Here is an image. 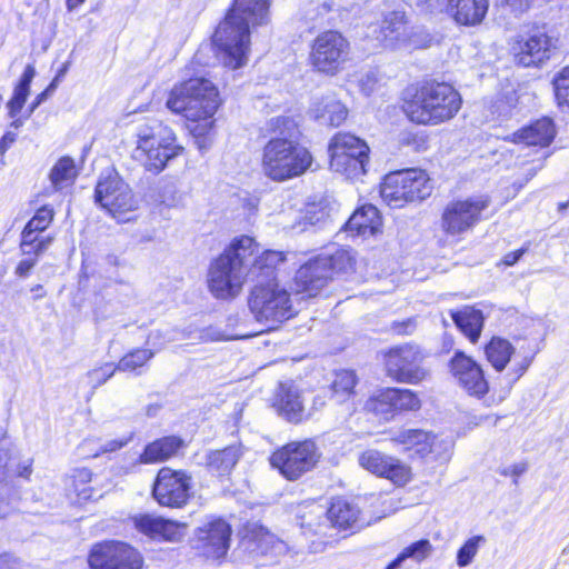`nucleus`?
<instances>
[{
	"label": "nucleus",
	"instance_id": "24",
	"mask_svg": "<svg viewBox=\"0 0 569 569\" xmlns=\"http://www.w3.org/2000/svg\"><path fill=\"white\" fill-rule=\"evenodd\" d=\"M309 114L322 124L339 127L347 119L348 109L336 94L328 93L313 99Z\"/></svg>",
	"mask_w": 569,
	"mask_h": 569
},
{
	"label": "nucleus",
	"instance_id": "10",
	"mask_svg": "<svg viewBox=\"0 0 569 569\" xmlns=\"http://www.w3.org/2000/svg\"><path fill=\"white\" fill-rule=\"evenodd\" d=\"M386 375L398 383L417 385L428 377L423 368L425 356L418 346L402 343L383 352Z\"/></svg>",
	"mask_w": 569,
	"mask_h": 569
},
{
	"label": "nucleus",
	"instance_id": "19",
	"mask_svg": "<svg viewBox=\"0 0 569 569\" xmlns=\"http://www.w3.org/2000/svg\"><path fill=\"white\" fill-rule=\"evenodd\" d=\"M552 48V39L542 31H535L512 44L516 61L523 67L537 66L549 59Z\"/></svg>",
	"mask_w": 569,
	"mask_h": 569
},
{
	"label": "nucleus",
	"instance_id": "32",
	"mask_svg": "<svg viewBox=\"0 0 569 569\" xmlns=\"http://www.w3.org/2000/svg\"><path fill=\"white\" fill-rule=\"evenodd\" d=\"M238 445L229 446L221 450H214L207 455V466L212 472L222 476L229 473L241 456Z\"/></svg>",
	"mask_w": 569,
	"mask_h": 569
},
{
	"label": "nucleus",
	"instance_id": "59",
	"mask_svg": "<svg viewBox=\"0 0 569 569\" xmlns=\"http://www.w3.org/2000/svg\"><path fill=\"white\" fill-rule=\"evenodd\" d=\"M0 569H23L22 563L11 555L0 556Z\"/></svg>",
	"mask_w": 569,
	"mask_h": 569
},
{
	"label": "nucleus",
	"instance_id": "1",
	"mask_svg": "<svg viewBox=\"0 0 569 569\" xmlns=\"http://www.w3.org/2000/svg\"><path fill=\"white\" fill-rule=\"evenodd\" d=\"M271 0H234L226 19L218 26L213 42L224 66L238 69L248 61L250 27L269 21Z\"/></svg>",
	"mask_w": 569,
	"mask_h": 569
},
{
	"label": "nucleus",
	"instance_id": "48",
	"mask_svg": "<svg viewBox=\"0 0 569 569\" xmlns=\"http://www.w3.org/2000/svg\"><path fill=\"white\" fill-rule=\"evenodd\" d=\"M420 407L421 401L416 392L409 389L396 388V397L393 398L395 411H416Z\"/></svg>",
	"mask_w": 569,
	"mask_h": 569
},
{
	"label": "nucleus",
	"instance_id": "6",
	"mask_svg": "<svg viewBox=\"0 0 569 569\" xmlns=\"http://www.w3.org/2000/svg\"><path fill=\"white\" fill-rule=\"evenodd\" d=\"M182 150L176 143L173 131L159 120H150L137 129L134 158L142 162L148 171L159 173L168 161Z\"/></svg>",
	"mask_w": 569,
	"mask_h": 569
},
{
	"label": "nucleus",
	"instance_id": "49",
	"mask_svg": "<svg viewBox=\"0 0 569 569\" xmlns=\"http://www.w3.org/2000/svg\"><path fill=\"white\" fill-rule=\"evenodd\" d=\"M163 518L143 515L134 518L136 528L146 536L158 539L163 523Z\"/></svg>",
	"mask_w": 569,
	"mask_h": 569
},
{
	"label": "nucleus",
	"instance_id": "47",
	"mask_svg": "<svg viewBox=\"0 0 569 569\" xmlns=\"http://www.w3.org/2000/svg\"><path fill=\"white\" fill-rule=\"evenodd\" d=\"M74 491L80 501L90 500L93 497V489L88 486L92 480L90 469H76L72 475Z\"/></svg>",
	"mask_w": 569,
	"mask_h": 569
},
{
	"label": "nucleus",
	"instance_id": "9",
	"mask_svg": "<svg viewBox=\"0 0 569 569\" xmlns=\"http://www.w3.org/2000/svg\"><path fill=\"white\" fill-rule=\"evenodd\" d=\"M330 168L346 176L358 179L366 173L369 161V147L360 138L347 133H336L329 143Z\"/></svg>",
	"mask_w": 569,
	"mask_h": 569
},
{
	"label": "nucleus",
	"instance_id": "11",
	"mask_svg": "<svg viewBox=\"0 0 569 569\" xmlns=\"http://www.w3.org/2000/svg\"><path fill=\"white\" fill-rule=\"evenodd\" d=\"M349 41L338 31L318 34L311 44L310 63L321 73L335 76L349 58Z\"/></svg>",
	"mask_w": 569,
	"mask_h": 569
},
{
	"label": "nucleus",
	"instance_id": "30",
	"mask_svg": "<svg viewBox=\"0 0 569 569\" xmlns=\"http://www.w3.org/2000/svg\"><path fill=\"white\" fill-rule=\"evenodd\" d=\"M182 443V440L174 436L154 440L146 446L139 457V462L149 465L166 461L177 455Z\"/></svg>",
	"mask_w": 569,
	"mask_h": 569
},
{
	"label": "nucleus",
	"instance_id": "45",
	"mask_svg": "<svg viewBox=\"0 0 569 569\" xmlns=\"http://www.w3.org/2000/svg\"><path fill=\"white\" fill-rule=\"evenodd\" d=\"M486 541L487 539L481 535L469 538L457 552V565L459 567L469 566Z\"/></svg>",
	"mask_w": 569,
	"mask_h": 569
},
{
	"label": "nucleus",
	"instance_id": "57",
	"mask_svg": "<svg viewBox=\"0 0 569 569\" xmlns=\"http://www.w3.org/2000/svg\"><path fill=\"white\" fill-rule=\"evenodd\" d=\"M38 263V259L33 257L27 256L22 260L19 261L14 269V274L19 278H28L31 270Z\"/></svg>",
	"mask_w": 569,
	"mask_h": 569
},
{
	"label": "nucleus",
	"instance_id": "15",
	"mask_svg": "<svg viewBox=\"0 0 569 569\" xmlns=\"http://www.w3.org/2000/svg\"><path fill=\"white\" fill-rule=\"evenodd\" d=\"M487 198L477 197L449 202L441 214V230L451 237H459L471 230L487 209Z\"/></svg>",
	"mask_w": 569,
	"mask_h": 569
},
{
	"label": "nucleus",
	"instance_id": "40",
	"mask_svg": "<svg viewBox=\"0 0 569 569\" xmlns=\"http://www.w3.org/2000/svg\"><path fill=\"white\" fill-rule=\"evenodd\" d=\"M396 388H387L377 391L366 403L368 410L377 415H389L395 412L393 398Z\"/></svg>",
	"mask_w": 569,
	"mask_h": 569
},
{
	"label": "nucleus",
	"instance_id": "43",
	"mask_svg": "<svg viewBox=\"0 0 569 569\" xmlns=\"http://www.w3.org/2000/svg\"><path fill=\"white\" fill-rule=\"evenodd\" d=\"M18 500V491L12 485V480L0 468V518L7 516Z\"/></svg>",
	"mask_w": 569,
	"mask_h": 569
},
{
	"label": "nucleus",
	"instance_id": "56",
	"mask_svg": "<svg viewBox=\"0 0 569 569\" xmlns=\"http://www.w3.org/2000/svg\"><path fill=\"white\" fill-rule=\"evenodd\" d=\"M497 4L519 14L529 9L532 0H496Z\"/></svg>",
	"mask_w": 569,
	"mask_h": 569
},
{
	"label": "nucleus",
	"instance_id": "18",
	"mask_svg": "<svg viewBox=\"0 0 569 569\" xmlns=\"http://www.w3.org/2000/svg\"><path fill=\"white\" fill-rule=\"evenodd\" d=\"M359 465L369 472L383 477L397 486L406 485L410 479V468L399 459L369 449L359 456Z\"/></svg>",
	"mask_w": 569,
	"mask_h": 569
},
{
	"label": "nucleus",
	"instance_id": "54",
	"mask_svg": "<svg viewBox=\"0 0 569 569\" xmlns=\"http://www.w3.org/2000/svg\"><path fill=\"white\" fill-rule=\"evenodd\" d=\"M328 211L321 203L308 204L305 212L306 223L316 226L328 218Z\"/></svg>",
	"mask_w": 569,
	"mask_h": 569
},
{
	"label": "nucleus",
	"instance_id": "60",
	"mask_svg": "<svg viewBox=\"0 0 569 569\" xmlns=\"http://www.w3.org/2000/svg\"><path fill=\"white\" fill-rule=\"evenodd\" d=\"M198 338L200 341H203V342L220 341V340L227 339L221 332H219L212 328H208V329L201 331Z\"/></svg>",
	"mask_w": 569,
	"mask_h": 569
},
{
	"label": "nucleus",
	"instance_id": "31",
	"mask_svg": "<svg viewBox=\"0 0 569 569\" xmlns=\"http://www.w3.org/2000/svg\"><path fill=\"white\" fill-rule=\"evenodd\" d=\"M327 510L317 503H310L299 516L300 527L306 531L319 536H329L330 525L328 523Z\"/></svg>",
	"mask_w": 569,
	"mask_h": 569
},
{
	"label": "nucleus",
	"instance_id": "20",
	"mask_svg": "<svg viewBox=\"0 0 569 569\" xmlns=\"http://www.w3.org/2000/svg\"><path fill=\"white\" fill-rule=\"evenodd\" d=\"M231 528L221 520H212L198 529V548L208 558H221L229 549Z\"/></svg>",
	"mask_w": 569,
	"mask_h": 569
},
{
	"label": "nucleus",
	"instance_id": "50",
	"mask_svg": "<svg viewBox=\"0 0 569 569\" xmlns=\"http://www.w3.org/2000/svg\"><path fill=\"white\" fill-rule=\"evenodd\" d=\"M186 535V525L171 520H163L158 540L178 542Z\"/></svg>",
	"mask_w": 569,
	"mask_h": 569
},
{
	"label": "nucleus",
	"instance_id": "62",
	"mask_svg": "<svg viewBox=\"0 0 569 569\" xmlns=\"http://www.w3.org/2000/svg\"><path fill=\"white\" fill-rule=\"evenodd\" d=\"M17 134L12 131L6 132L0 139V154L3 156L16 141Z\"/></svg>",
	"mask_w": 569,
	"mask_h": 569
},
{
	"label": "nucleus",
	"instance_id": "5",
	"mask_svg": "<svg viewBox=\"0 0 569 569\" xmlns=\"http://www.w3.org/2000/svg\"><path fill=\"white\" fill-rule=\"evenodd\" d=\"M312 156L305 147L288 138H272L262 149L261 170L273 181H286L305 173Z\"/></svg>",
	"mask_w": 569,
	"mask_h": 569
},
{
	"label": "nucleus",
	"instance_id": "14",
	"mask_svg": "<svg viewBox=\"0 0 569 569\" xmlns=\"http://www.w3.org/2000/svg\"><path fill=\"white\" fill-rule=\"evenodd\" d=\"M320 453L311 440L290 442L277 450L270 457V463L289 480H296L311 470Z\"/></svg>",
	"mask_w": 569,
	"mask_h": 569
},
{
	"label": "nucleus",
	"instance_id": "37",
	"mask_svg": "<svg viewBox=\"0 0 569 569\" xmlns=\"http://www.w3.org/2000/svg\"><path fill=\"white\" fill-rule=\"evenodd\" d=\"M77 177V169L72 158L62 157L52 167L49 179L56 191L71 184Z\"/></svg>",
	"mask_w": 569,
	"mask_h": 569
},
{
	"label": "nucleus",
	"instance_id": "35",
	"mask_svg": "<svg viewBox=\"0 0 569 569\" xmlns=\"http://www.w3.org/2000/svg\"><path fill=\"white\" fill-rule=\"evenodd\" d=\"M513 346L506 339L493 337L486 346L488 361L497 371H502L515 355Z\"/></svg>",
	"mask_w": 569,
	"mask_h": 569
},
{
	"label": "nucleus",
	"instance_id": "61",
	"mask_svg": "<svg viewBox=\"0 0 569 569\" xmlns=\"http://www.w3.org/2000/svg\"><path fill=\"white\" fill-rule=\"evenodd\" d=\"M527 470V463L526 462H518L510 467L503 468L500 473L503 476H512L515 478L521 476Z\"/></svg>",
	"mask_w": 569,
	"mask_h": 569
},
{
	"label": "nucleus",
	"instance_id": "38",
	"mask_svg": "<svg viewBox=\"0 0 569 569\" xmlns=\"http://www.w3.org/2000/svg\"><path fill=\"white\" fill-rule=\"evenodd\" d=\"M432 551V546L429 540L422 539L413 542L405 548L395 560H392L386 569H398L401 567L406 559H413L417 562L425 560Z\"/></svg>",
	"mask_w": 569,
	"mask_h": 569
},
{
	"label": "nucleus",
	"instance_id": "23",
	"mask_svg": "<svg viewBox=\"0 0 569 569\" xmlns=\"http://www.w3.org/2000/svg\"><path fill=\"white\" fill-rule=\"evenodd\" d=\"M385 47L396 48L401 44L419 47L418 42L408 32L405 13L392 11L381 22L380 34L377 37Z\"/></svg>",
	"mask_w": 569,
	"mask_h": 569
},
{
	"label": "nucleus",
	"instance_id": "53",
	"mask_svg": "<svg viewBox=\"0 0 569 569\" xmlns=\"http://www.w3.org/2000/svg\"><path fill=\"white\" fill-rule=\"evenodd\" d=\"M31 460L27 459L21 465L17 462L16 459H9V461L3 466L0 467L2 470H4L6 475L11 479L12 476L17 475L22 478H29L31 475Z\"/></svg>",
	"mask_w": 569,
	"mask_h": 569
},
{
	"label": "nucleus",
	"instance_id": "36",
	"mask_svg": "<svg viewBox=\"0 0 569 569\" xmlns=\"http://www.w3.org/2000/svg\"><path fill=\"white\" fill-rule=\"evenodd\" d=\"M36 76L34 67L28 64L14 88L13 96L8 102L9 116L14 118L22 109L30 91V84Z\"/></svg>",
	"mask_w": 569,
	"mask_h": 569
},
{
	"label": "nucleus",
	"instance_id": "3",
	"mask_svg": "<svg viewBox=\"0 0 569 569\" xmlns=\"http://www.w3.org/2000/svg\"><path fill=\"white\" fill-rule=\"evenodd\" d=\"M461 103V97L452 86L426 82L405 90L402 111L411 122L437 126L451 120L460 110Z\"/></svg>",
	"mask_w": 569,
	"mask_h": 569
},
{
	"label": "nucleus",
	"instance_id": "7",
	"mask_svg": "<svg viewBox=\"0 0 569 569\" xmlns=\"http://www.w3.org/2000/svg\"><path fill=\"white\" fill-rule=\"evenodd\" d=\"M248 306L256 321L268 330L296 315L290 293L273 279L252 288Z\"/></svg>",
	"mask_w": 569,
	"mask_h": 569
},
{
	"label": "nucleus",
	"instance_id": "55",
	"mask_svg": "<svg viewBox=\"0 0 569 569\" xmlns=\"http://www.w3.org/2000/svg\"><path fill=\"white\" fill-rule=\"evenodd\" d=\"M133 438V433H130L127 437L119 438V439H112L109 441H106L99 449L97 453H94V457H99L103 453L114 452L120 450L121 448L126 447Z\"/></svg>",
	"mask_w": 569,
	"mask_h": 569
},
{
	"label": "nucleus",
	"instance_id": "8",
	"mask_svg": "<svg viewBox=\"0 0 569 569\" xmlns=\"http://www.w3.org/2000/svg\"><path fill=\"white\" fill-rule=\"evenodd\" d=\"M432 191L430 179L421 169H406L388 173L380 186L382 200L393 208L421 201Z\"/></svg>",
	"mask_w": 569,
	"mask_h": 569
},
{
	"label": "nucleus",
	"instance_id": "27",
	"mask_svg": "<svg viewBox=\"0 0 569 569\" xmlns=\"http://www.w3.org/2000/svg\"><path fill=\"white\" fill-rule=\"evenodd\" d=\"M381 226L379 211L372 204H365L356 210L346 223L347 231L361 237L375 236L380 232Z\"/></svg>",
	"mask_w": 569,
	"mask_h": 569
},
{
	"label": "nucleus",
	"instance_id": "13",
	"mask_svg": "<svg viewBox=\"0 0 569 569\" xmlns=\"http://www.w3.org/2000/svg\"><path fill=\"white\" fill-rule=\"evenodd\" d=\"M96 202L118 221H128L126 214L138 209V200L128 183L118 173L101 178L96 187Z\"/></svg>",
	"mask_w": 569,
	"mask_h": 569
},
{
	"label": "nucleus",
	"instance_id": "21",
	"mask_svg": "<svg viewBox=\"0 0 569 569\" xmlns=\"http://www.w3.org/2000/svg\"><path fill=\"white\" fill-rule=\"evenodd\" d=\"M296 282L301 291L316 296L331 278L329 262L317 257L302 264L296 272Z\"/></svg>",
	"mask_w": 569,
	"mask_h": 569
},
{
	"label": "nucleus",
	"instance_id": "22",
	"mask_svg": "<svg viewBox=\"0 0 569 569\" xmlns=\"http://www.w3.org/2000/svg\"><path fill=\"white\" fill-rule=\"evenodd\" d=\"M273 407L289 422L298 423L306 417L301 392L291 383H280L273 398Z\"/></svg>",
	"mask_w": 569,
	"mask_h": 569
},
{
	"label": "nucleus",
	"instance_id": "33",
	"mask_svg": "<svg viewBox=\"0 0 569 569\" xmlns=\"http://www.w3.org/2000/svg\"><path fill=\"white\" fill-rule=\"evenodd\" d=\"M452 320L457 327L470 339L476 342L480 336L483 317L481 311L470 307L451 313Z\"/></svg>",
	"mask_w": 569,
	"mask_h": 569
},
{
	"label": "nucleus",
	"instance_id": "52",
	"mask_svg": "<svg viewBox=\"0 0 569 569\" xmlns=\"http://www.w3.org/2000/svg\"><path fill=\"white\" fill-rule=\"evenodd\" d=\"M118 370L112 363H104L99 368H94L87 373L89 383L92 388H98L110 379Z\"/></svg>",
	"mask_w": 569,
	"mask_h": 569
},
{
	"label": "nucleus",
	"instance_id": "29",
	"mask_svg": "<svg viewBox=\"0 0 569 569\" xmlns=\"http://www.w3.org/2000/svg\"><path fill=\"white\" fill-rule=\"evenodd\" d=\"M359 515L360 511L357 506L343 499H336L327 509L326 519L330 525V529H355L359 527Z\"/></svg>",
	"mask_w": 569,
	"mask_h": 569
},
{
	"label": "nucleus",
	"instance_id": "2",
	"mask_svg": "<svg viewBox=\"0 0 569 569\" xmlns=\"http://www.w3.org/2000/svg\"><path fill=\"white\" fill-rule=\"evenodd\" d=\"M258 251V243L249 236H240L217 257L208 271V288L217 299H233L250 277L249 262Z\"/></svg>",
	"mask_w": 569,
	"mask_h": 569
},
{
	"label": "nucleus",
	"instance_id": "12",
	"mask_svg": "<svg viewBox=\"0 0 569 569\" xmlns=\"http://www.w3.org/2000/svg\"><path fill=\"white\" fill-rule=\"evenodd\" d=\"M88 565L90 569H142L144 558L127 542L106 540L91 547Z\"/></svg>",
	"mask_w": 569,
	"mask_h": 569
},
{
	"label": "nucleus",
	"instance_id": "17",
	"mask_svg": "<svg viewBox=\"0 0 569 569\" xmlns=\"http://www.w3.org/2000/svg\"><path fill=\"white\" fill-rule=\"evenodd\" d=\"M449 370L456 382L470 396L482 397L489 390L481 367L461 351L455 352Z\"/></svg>",
	"mask_w": 569,
	"mask_h": 569
},
{
	"label": "nucleus",
	"instance_id": "58",
	"mask_svg": "<svg viewBox=\"0 0 569 569\" xmlns=\"http://www.w3.org/2000/svg\"><path fill=\"white\" fill-rule=\"evenodd\" d=\"M377 84L378 78L372 71L365 73L359 80V87L366 96H370L375 92Z\"/></svg>",
	"mask_w": 569,
	"mask_h": 569
},
{
	"label": "nucleus",
	"instance_id": "39",
	"mask_svg": "<svg viewBox=\"0 0 569 569\" xmlns=\"http://www.w3.org/2000/svg\"><path fill=\"white\" fill-rule=\"evenodd\" d=\"M357 385L356 373L351 370H340L335 373L331 385L337 401H343L352 395Z\"/></svg>",
	"mask_w": 569,
	"mask_h": 569
},
{
	"label": "nucleus",
	"instance_id": "51",
	"mask_svg": "<svg viewBox=\"0 0 569 569\" xmlns=\"http://www.w3.org/2000/svg\"><path fill=\"white\" fill-rule=\"evenodd\" d=\"M553 86L559 103L569 106V66L555 78Z\"/></svg>",
	"mask_w": 569,
	"mask_h": 569
},
{
	"label": "nucleus",
	"instance_id": "4",
	"mask_svg": "<svg viewBox=\"0 0 569 569\" xmlns=\"http://www.w3.org/2000/svg\"><path fill=\"white\" fill-rule=\"evenodd\" d=\"M220 99L216 86L204 78H190L176 84L168 97L166 106L174 113H181L187 120L202 124L192 128L196 134H204L212 126Z\"/></svg>",
	"mask_w": 569,
	"mask_h": 569
},
{
	"label": "nucleus",
	"instance_id": "28",
	"mask_svg": "<svg viewBox=\"0 0 569 569\" xmlns=\"http://www.w3.org/2000/svg\"><path fill=\"white\" fill-rule=\"evenodd\" d=\"M393 441L403 446L407 451H413L420 457L438 452L437 437L422 430H401L395 437Z\"/></svg>",
	"mask_w": 569,
	"mask_h": 569
},
{
	"label": "nucleus",
	"instance_id": "25",
	"mask_svg": "<svg viewBox=\"0 0 569 569\" xmlns=\"http://www.w3.org/2000/svg\"><path fill=\"white\" fill-rule=\"evenodd\" d=\"M556 136V129L549 118H542L530 126L508 136L506 140L515 143H525L527 146H549Z\"/></svg>",
	"mask_w": 569,
	"mask_h": 569
},
{
	"label": "nucleus",
	"instance_id": "44",
	"mask_svg": "<svg viewBox=\"0 0 569 569\" xmlns=\"http://www.w3.org/2000/svg\"><path fill=\"white\" fill-rule=\"evenodd\" d=\"M329 262L331 278L336 273H345L353 269L355 258L347 249H338L331 256H320Z\"/></svg>",
	"mask_w": 569,
	"mask_h": 569
},
{
	"label": "nucleus",
	"instance_id": "63",
	"mask_svg": "<svg viewBox=\"0 0 569 569\" xmlns=\"http://www.w3.org/2000/svg\"><path fill=\"white\" fill-rule=\"evenodd\" d=\"M392 329L398 333L409 335L413 331L415 323L413 320L408 319L407 321L403 322H395Z\"/></svg>",
	"mask_w": 569,
	"mask_h": 569
},
{
	"label": "nucleus",
	"instance_id": "64",
	"mask_svg": "<svg viewBox=\"0 0 569 569\" xmlns=\"http://www.w3.org/2000/svg\"><path fill=\"white\" fill-rule=\"evenodd\" d=\"M529 365H530V362L526 358H523L520 362L515 363V366L512 367V370H513L512 380L513 381L518 380L527 371V369L529 368Z\"/></svg>",
	"mask_w": 569,
	"mask_h": 569
},
{
	"label": "nucleus",
	"instance_id": "42",
	"mask_svg": "<svg viewBox=\"0 0 569 569\" xmlns=\"http://www.w3.org/2000/svg\"><path fill=\"white\" fill-rule=\"evenodd\" d=\"M53 241V237H40L39 234H30V239L26 233H21L20 250L22 254L37 258L48 250Z\"/></svg>",
	"mask_w": 569,
	"mask_h": 569
},
{
	"label": "nucleus",
	"instance_id": "16",
	"mask_svg": "<svg viewBox=\"0 0 569 569\" xmlns=\"http://www.w3.org/2000/svg\"><path fill=\"white\" fill-rule=\"evenodd\" d=\"M191 477L182 470L163 467L153 482L152 496L159 505L181 508L191 496Z\"/></svg>",
	"mask_w": 569,
	"mask_h": 569
},
{
	"label": "nucleus",
	"instance_id": "26",
	"mask_svg": "<svg viewBox=\"0 0 569 569\" xmlns=\"http://www.w3.org/2000/svg\"><path fill=\"white\" fill-rule=\"evenodd\" d=\"M489 8L488 0H448V11L455 21L462 26L482 22Z\"/></svg>",
	"mask_w": 569,
	"mask_h": 569
},
{
	"label": "nucleus",
	"instance_id": "41",
	"mask_svg": "<svg viewBox=\"0 0 569 569\" xmlns=\"http://www.w3.org/2000/svg\"><path fill=\"white\" fill-rule=\"evenodd\" d=\"M54 217V210L50 206H42L39 208L34 216L28 221L21 233L30 239V234H40L44 231L52 222Z\"/></svg>",
	"mask_w": 569,
	"mask_h": 569
},
{
	"label": "nucleus",
	"instance_id": "34",
	"mask_svg": "<svg viewBox=\"0 0 569 569\" xmlns=\"http://www.w3.org/2000/svg\"><path fill=\"white\" fill-rule=\"evenodd\" d=\"M284 259V253L281 251L266 250L259 253L258 250L249 262L250 276L252 278L270 277Z\"/></svg>",
	"mask_w": 569,
	"mask_h": 569
},
{
	"label": "nucleus",
	"instance_id": "46",
	"mask_svg": "<svg viewBox=\"0 0 569 569\" xmlns=\"http://www.w3.org/2000/svg\"><path fill=\"white\" fill-rule=\"evenodd\" d=\"M154 352L149 349H136L122 357L117 365L119 371H134L147 363Z\"/></svg>",
	"mask_w": 569,
	"mask_h": 569
}]
</instances>
